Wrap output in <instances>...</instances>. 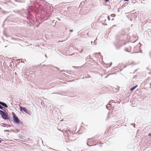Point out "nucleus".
Returning a JSON list of instances; mask_svg holds the SVG:
<instances>
[{"label":"nucleus","mask_w":151,"mask_h":151,"mask_svg":"<svg viewBox=\"0 0 151 151\" xmlns=\"http://www.w3.org/2000/svg\"><path fill=\"white\" fill-rule=\"evenodd\" d=\"M90 139V138H89V139H88V140H89V139Z\"/></svg>","instance_id":"obj_26"},{"label":"nucleus","mask_w":151,"mask_h":151,"mask_svg":"<svg viewBox=\"0 0 151 151\" xmlns=\"http://www.w3.org/2000/svg\"><path fill=\"white\" fill-rule=\"evenodd\" d=\"M1 140H0V143L1 142Z\"/></svg>","instance_id":"obj_23"},{"label":"nucleus","mask_w":151,"mask_h":151,"mask_svg":"<svg viewBox=\"0 0 151 151\" xmlns=\"http://www.w3.org/2000/svg\"><path fill=\"white\" fill-rule=\"evenodd\" d=\"M111 101H112L111 102V104L115 103L114 101H113V100H111L109 102L108 104L106 106V107L107 109H108V108H109L110 107V106H111V105L110 104V103Z\"/></svg>","instance_id":"obj_5"},{"label":"nucleus","mask_w":151,"mask_h":151,"mask_svg":"<svg viewBox=\"0 0 151 151\" xmlns=\"http://www.w3.org/2000/svg\"><path fill=\"white\" fill-rule=\"evenodd\" d=\"M93 55H95V57H97L98 58H102V56L101 55L100 52L94 53Z\"/></svg>","instance_id":"obj_4"},{"label":"nucleus","mask_w":151,"mask_h":151,"mask_svg":"<svg viewBox=\"0 0 151 151\" xmlns=\"http://www.w3.org/2000/svg\"><path fill=\"white\" fill-rule=\"evenodd\" d=\"M2 126V127H3V126ZM4 127H5V126H4Z\"/></svg>","instance_id":"obj_28"},{"label":"nucleus","mask_w":151,"mask_h":151,"mask_svg":"<svg viewBox=\"0 0 151 151\" xmlns=\"http://www.w3.org/2000/svg\"><path fill=\"white\" fill-rule=\"evenodd\" d=\"M17 124H18L19 125L20 127H23V123L21 122H20V121H19V122Z\"/></svg>","instance_id":"obj_8"},{"label":"nucleus","mask_w":151,"mask_h":151,"mask_svg":"<svg viewBox=\"0 0 151 151\" xmlns=\"http://www.w3.org/2000/svg\"><path fill=\"white\" fill-rule=\"evenodd\" d=\"M83 51V50H82L80 52V53H81Z\"/></svg>","instance_id":"obj_18"},{"label":"nucleus","mask_w":151,"mask_h":151,"mask_svg":"<svg viewBox=\"0 0 151 151\" xmlns=\"http://www.w3.org/2000/svg\"><path fill=\"white\" fill-rule=\"evenodd\" d=\"M150 85H151V83H150Z\"/></svg>","instance_id":"obj_29"},{"label":"nucleus","mask_w":151,"mask_h":151,"mask_svg":"<svg viewBox=\"0 0 151 151\" xmlns=\"http://www.w3.org/2000/svg\"><path fill=\"white\" fill-rule=\"evenodd\" d=\"M0 104L5 108H7L8 107V106L7 104L4 102L0 101Z\"/></svg>","instance_id":"obj_6"},{"label":"nucleus","mask_w":151,"mask_h":151,"mask_svg":"<svg viewBox=\"0 0 151 151\" xmlns=\"http://www.w3.org/2000/svg\"><path fill=\"white\" fill-rule=\"evenodd\" d=\"M4 109V107L0 105V109L2 110H3Z\"/></svg>","instance_id":"obj_12"},{"label":"nucleus","mask_w":151,"mask_h":151,"mask_svg":"<svg viewBox=\"0 0 151 151\" xmlns=\"http://www.w3.org/2000/svg\"><path fill=\"white\" fill-rule=\"evenodd\" d=\"M115 46L116 49H118L120 48L121 46L119 44H118L117 45H116Z\"/></svg>","instance_id":"obj_9"},{"label":"nucleus","mask_w":151,"mask_h":151,"mask_svg":"<svg viewBox=\"0 0 151 151\" xmlns=\"http://www.w3.org/2000/svg\"><path fill=\"white\" fill-rule=\"evenodd\" d=\"M15 1L16 2L17 1L16 0H15Z\"/></svg>","instance_id":"obj_27"},{"label":"nucleus","mask_w":151,"mask_h":151,"mask_svg":"<svg viewBox=\"0 0 151 151\" xmlns=\"http://www.w3.org/2000/svg\"><path fill=\"white\" fill-rule=\"evenodd\" d=\"M4 131L5 132H6V131H7V132H9V130H5Z\"/></svg>","instance_id":"obj_17"},{"label":"nucleus","mask_w":151,"mask_h":151,"mask_svg":"<svg viewBox=\"0 0 151 151\" xmlns=\"http://www.w3.org/2000/svg\"><path fill=\"white\" fill-rule=\"evenodd\" d=\"M45 57L47 58V55H46L45 56Z\"/></svg>","instance_id":"obj_25"},{"label":"nucleus","mask_w":151,"mask_h":151,"mask_svg":"<svg viewBox=\"0 0 151 151\" xmlns=\"http://www.w3.org/2000/svg\"><path fill=\"white\" fill-rule=\"evenodd\" d=\"M90 59H91V57L90 56H88L86 58L87 62L89 61L88 60H89Z\"/></svg>","instance_id":"obj_10"},{"label":"nucleus","mask_w":151,"mask_h":151,"mask_svg":"<svg viewBox=\"0 0 151 151\" xmlns=\"http://www.w3.org/2000/svg\"><path fill=\"white\" fill-rule=\"evenodd\" d=\"M108 19L109 20H110V17L109 16H108Z\"/></svg>","instance_id":"obj_15"},{"label":"nucleus","mask_w":151,"mask_h":151,"mask_svg":"<svg viewBox=\"0 0 151 151\" xmlns=\"http://www.w3.org/2000/svg\"><path fill=\"white\" fill-rule=\"evenodd\" d=\"M70 32H73V30L71 29L70 30Z\"/></svg>","instance_id":"obj_20"},{"label":"nucleus","mask_w":151,"mask_h":151,"mask_svg":"<svg viewBox=\"0 0 151 151\" xmlns=\"http://www.w3.org/2000/svg\"><path fill=\"white\" fill-rule=\"evenodd\" d=\"M2 12L4 14H5L6 13H8L7 12L5 11H3Z\"/></svg>","instance_id":"obj_13"},{"label":"nucleus","mask_w":151,"mask_h":151,"mask_svg":"<svg viewBox=\"0 0 151 151\" xmlns=\"http://www.w3.org/2000/svg\"><path fill=\"white\" fill-rule=\"evenodd\" d=\"M131 124L132 125H133V126H134V127H135V124Z\"/></svg>","instance_id":"obj_16"},{"label":"nucleus","mask_w":151,"mask_h":151,"mask_svg":"<svg viewBox=\"0 0 151 151\" xmlns=\"http://www.w3.org/2000/svg\"><path fill=\"white\" fill-rule=\"evenodd\" d=\"M4 112L0 110V114L1 115V117L4 120L9 119L8 116V113L5 110H4Z\"/></svg>","instance_id":"obj_1"},{"label":"nucleus","mask_w":151,"mask_h":151,"mask_svg":"<svg viewBox=\"0 0 151 151\" xmlns=\"http://www.w3.org/2000/svg\"><path fill=\"white\" fill-rule=\"evenodd\" d=\"M109 1V0H105V1L106 2H107L108 1Z\"/></svg>","instance_id":"obj_19"},{"label":"nucleus","mask_w":151,"mask_h":151,"mask_svg":"<svg viewBox=\"0 0 151 151\" xmlns=\"http://www.w3.org/2000/svg\"><path fill=\"white\" fill-rule=\"evenodd\" d=\"M148 136H150L151 137V133H149L148 134Z\"/></svg>","instance_id":"obj_21"},{"label":"nucleus","mask_w":151,"mask_h":151,"mask_svg":"<svg viewBox=\"0 0 151 151\" xmlns=\"http://www.w3.org/2000/svg\"><path fill=\"white\" fill-rule=\"evenodd\" d=\"M115 15L114 14H112L111 15V16L112 17H115Z\"/></svg>","instance_id":"obj_11"},{"label":"nucleus","mask_w":151,"mask_h":151,"mask_svg":"<svg viewBox=\"0 0 151 151\" xmlns=\"http://www.w3.org/2000/svg\"><path fill=\"white\" fill-rule=\"evenodd\" d=\"M126 51H127V52H128V51L127 50H126Z\"/></svg>","instance_id":"obj_24"},{"label":"nucleus","mask_w":151,"mask_h":151,"mask_svg":"<svg viewBox=\"0 0 151 151\" xmlns=\"http://www.w3.org/2000/svg\"><path fill=\"white\" fill-rule=\"evenodd\" d=\"M20 109L21 111H23L25 113L27 114H28L29 115H31V114L32 113L30 111L28 110L27 109H26L25 108V107L20 106Z\"/></svg>","instance_id":"obj_2"},{"label":"nucleus","mask_w":151,"mask_h":151,"mask_svg":"<svg viewBox=\"0 0 151 151\" xmlns=\"http://www.w3.org/2000/svg\"><path fill=\"white\" fill-rule=\"evenodd\" d=\"M137 86H138L137 85H136L134 86H133V87H132V88H130V91H133Z\"/></svg>","instance_id":"obj_7"},{"label":"nucleus","mask_w":151,"mask_h":151,"mask_svg":"<svg viewBox=\"0 0 151 151\" xmlns=\"http://www.w3.org/2000/svg\"><path fill=\"white\" fill-rule=\"evenodd\" d=\"M87 145L89 146H93V145H89L88 143H87Z\"/></svg>","instance_id":"obj_14"},{"label":"nucleus","mask_w":151,"mask_h":151,"mask_svg":"<svg viewBox=\"0 0 151 151\" xmlns=\"http://www.w3.org/2000/svg\"><path fill=\"white\" fill-rule=\"evenodd\" d=\"M12 114L13 115V119L14 122L16 124L19 122V120L15 113L13 112L12 113Z\"/></svg>","instance_id":"obj_3"},{"label":"nucleus","mask_w":151,"mask_h":151,"mask_svg":"<svg viewBox=\"0 0 151 151\" xmlns=\"http://www.w3.org/2000/svg\"><path fill=\"white\" fill-rule=\"evenodd\" d=\"M124 1H128L129 0H124Z\"/></svg>","instance_id":"obj_22"}]
</instances>
